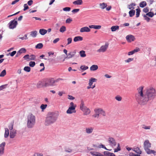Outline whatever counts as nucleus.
<instances>
[{"label":"nucleus","mask_w":156,"mask_h":156,"mask_svg":"<svg viewBox=\"0 0 156 156\" xmlns=\"http://www.w3.org/2000/svg\"><path fill=\"white\" fill-rule=\"evenodd\" d=\"M26 49L24 48H22L20 49L17 52L16 55V57H18L21 54L26 52Z\"/></svg>","instance_id":"4468645a"},{"label":"nucleus","mask_w":156,"mask_h":156,"mask_svg":"<svg viewBox=\"0 0 156 156\" xmlns=\"http://www.w3.org/2000/svg\"><path fill=\"white\" fill-rule=\"evenodd\" d=\"M20 35H19V36H18V37H19L18 38L19 39H27L28 37H27V34H26L24 35V36L23 37H20Z\"/></svg>","instance_id":"8fccbe9b"},{"label":"nucleus","mask_w":156,"mask_h":156,"mask_svg":"<svg viewBox=\"0 0 156 156\" xmlns=\"http://www.w3.org/2000/svg\"><path fill=\"white\" fill-rule=\"evenodd\" d=\"M23 70L27 72H29L30 71V68L29 66H25L24 67Z\"/></svg>","instance_id":"a19ab883"},{"label":"nucleus","mask_w":156,"mask_h":156,"mask_svg":"<svg viewBox=\"0 0 156 156\" xmlns=\"http://www.w3.org/2000/svg\"><path fill=\"white\" fill-rule=\"evenodd\" d=\"M108 45L109 44L108 42L106 43L105 45L102 46L97 51L98 53L105 52L108 47Z\"/></svg>","instance_id":"423d86ee"},{"label":"nucleus","mask_w":156,"mask_h":156,"mask_svg":"<svg viewBox=\"0 0 156 156\" xmlns=\"http://www.w3.org/2000/svg\"><path fill=\"white\" fill-rule=\"evenodd\" d=\"M5 131L4 137L5 138H7L10 135L9 130L8 128H5Z\"/></svg>","instance_id":"f3484780"},{"label":"nucleus","mask_w":156,"mask_h":156,"mask_svg":"<svg viewBox=\"0 0 156 156\" xmlns=\"http://www.w3.org/2000/svg\"><path fill=\"white\" fill-rule=\"evenodd\" d=\"M80 109L83 112V115H89L91 112L90 109L85 106L84 103L83 101H81V104L80 105Z\"/></svg>","instance_id":"39448f33"},{"label":"nucleus","mask_w":156,"mask_h":156,"mask_svg":"<svg viewBox=\"0 0 156 156\" xmlns=\"http://www.w3.org/2000/svg\"><path fill=\"white\" fill-rule=\"evenodd\" d=\"M88 69V67L85 65L81 66L80 67V69L82 71L81 72H83Z\"/></svg>","instance_id":"2f4dec72"},{"label":"nucleus","mask_w":156,"mask_h":156,"mask_svg":"<svg viewBox=\"0 0 156 156\" xmlns=\"http://www.w3.org/2000/svg\"><path fill=\"white\" fill-rule=\"evenodd\" d=\"M6 74V71L5 69L3 70L0 74V77H3Z\"/></svg>","instance_id":"79ce46f5"},{"label":"nucleus","mask_w":156,"mask_h":156,"mask_svg":"<svg viewBox=\"0 0 156 156\" xmlns=\"http://www.w3.org/2000/svg\"><path fill=\"white\" fill-rule=\"evenodd\" d=\"M115 99L118 101H121L122 100V98L119 95H117L115 97Z\"/></svg>","instance_id":"37998d69"},{"label":"nucleus","mask_w":156,"mask_h":156,"mask_svg":"<svg viewBox=\"0 0 156 156\" xmlns=\"http://www.w3.org/2000/svg\"><path fill=\"white\" fill-rule=\"evenodd\" d=\"M43 47V44L42 43H40L37 44L35 46V48L37 49H41Z\"/></svg>","instance_id":"4c0bfd02"},{"label":"nucleus","mask_w":156,"mask_h":156,"mask_svg":"<svg viewBox=\"0 0 156 156\" xmlns=\"http://www.w3.org/2000/svg\"><path fill=\"white\" fill-rule=\"evenodd\" d=\"M13 125L12 123H11L10 125H9L8 126V129L10 131L12 130H13Z\"/></svg>","instance_id":"c03bdc74"},{"label":"nucleus","mask_w":156,"mask_h":156,"mask_svg":"<svg viewBox=\"0 0 156 156\" xmlns=\"http://www.w3.org/2000/svg\"><path fill=\"white\" fill-rule=\"evenodd\" d=\"M37 34V31H33L30 32V36L33 37H35Z\"/></svg>","instance_id":"bb28decb"},{"label":"nucleus","mask_w":156,"mask_h":156,"mask_svg":"<svg viewBox=\"0 0 156 156\" xmlns=\"http://www.w3.org/2000/svg\"><path fill=\"white\" fill-rule=\"evenodd\" d=\"M79 54L81 57L83 58L86 56L85 51L83 50H82L80 51Z\"/></svg>","instance_id":"c85d7f7f"},{"label":"nucleus","mask_w":156,"mask_h":156,"mask_svg":"<svg viewBox=\"0 0 156 156\" xmlns=\"http://www.w3.org/2000/svg\"><path fill=\"white\" fill-rule=\"evenodd\" d=\"M29 9V7L27 4H25L24 5L23 11H25Z\"/></svg>","instance_id":"13d9d810"},{"label":"nucleus","mask_w":156,"mask_h":156,"mask_svg":"<svg viewBox=\"0 0 156 156\" xmlns=\"http://www.w3.org/2000/svg\"><path fill=\"white\" fill-rule=\"evenodd\" d=\"M16 53V51H13L11 53H10L9 54V55L11 56H13Z\"/></svg>","instance_id":"e2e57ef3"},{"label":"nucleus","mask_w":156,"mask_h":156,"mask_svg":"<svg viewBox=\"0 0 156 156\" xmlns=\"http://www.w3.org/2000/svg\"><path fill=\"white\" fill-rule=\"evenodd\" d=\"M30 56L29 60H34L35 58V56L34 55H31Z\"/></svg>","instance_id":"603ef678"},{"label":"nucleus","mask_w":156,"mask_h":156,"mask_svg":"<svg viewBox=\"0 0 156 156\" xmlns=\"http://www.w3.org/2000/svg\"><path fill=\"white\" fill-rule=\"evenodd\" d=\"M76 105H74L73 102H71L70 104L69 107L71 108H76Z\"/></svg>","instance_id":"6e6d98bb"},{"label":"nucleus","mask_w":156,"mask_h":156,"mask_svg":"<svg viewBox=\"0 0 156 156\" xmlns=\"http://www.w3.org/2000/svg\"><path fill=\"white\" fill-rule=\"evenodd\" d=\"M47 106L46 104H42L40 106V108L42 109V111H43L45 109Z\"/></svg>","instance_id":"58836bf2"},{"label":"nucleus","mask_w":156,"mask_h":156,"mask_svg":"<svg viewBox=\"0 0 156 156\" xmlns=\"http://www.w3.org/2000/svg\"><path fill=\"white\" fill-rule=\"evenodd\" d=\"M119 28V27L118 26H112L111 27V30L112 31L114 32L115 31L117 30H118Z\"/></svg>","instance_id":"c756f323"},{"label":"nucleus","mask_w":156,"mask_h":156,"mask_svg":"<svg viewBox=\"0 0 156 156\" xmlns=\"http://www.w3.org/2000/svg\"><path fill=\"white\" fill-rule=\"evenodd\" d=\"M71 8L69 7H66L63 9V10L64 11L66 12H69L71 10Z\"/></svg>","instance_id":"a18cd8bd"},{"label":"nucleus","mask_w":156,"mask_h":156,"mask_svg":"<svg viewBox=\"0 0 156 156\" xmlns=\"http://www.w3.org/2000/svg\"><path fill=\"white\" fill-rule=\"evenodd\" d=\"M94 128L90 127H86L85 129V132L87 134H90L92 133L94 131Z\"/></svg>","instance_id":"9b49d317"},{"label":"nucleus","mask_w":156,"mask_h":156,"mask_svg":"<svg viewBox=\"0 0 156 156\" xmlns=\"http://www.w3.org/2000/svg\"><path fill=\"white\" fill-rule=\"evenodd\" d=\"M129 16L132 17L135 15V11L134 10H131L129 11Z\"/></svg>","instance_id":"7c9ffc66"},{"label":"nucleus","mask_w":156,"mask_h":156,"mask_svg":"<svg viewBox=\"0 0 156 156\" xmlns=\"http://www.w3.org/2000/svg\"><path fill=\"white\" fill-rule=\"evenodd\" d=\"M33 3V1L32 0H30L27 2V4L29 6L31 5Z\"/></svg>","instance_id":"338daca9"},{"label":"nucleus","mask_w":156,"mask_h":156,"mask_svg":"<svg viewBox=\"0 0 156 156\" xmlns=\"http://www.w3.org/2000/svg\"><path fill=\"white\" fill-rule=\"evenodd\" d=\"M66 30V27L64 26H62L60 29L59 31L60 32L63 33Z\"/></svg>","instance_id":"ea45409f"},{"label":"nucleus","mask_w":156,"mask_h":156,"mask_svg":"<svg viewBox=\"0 0 156 156\" xmlns=\"http://www.w3.org/2000/svg\"><path fill=\"white\" fill-rule=\"evenodd\" d=\"M39 32L41 35H44L47 33V31L44 29H40Z\"/></svg>","instance_id":"393cba45"},{"label":"nucleus","mask_w":156,"mask_h":156,"mask_svg":"<svg viewBox=\"0 0 156 156\" xmlns=\"http://www.w3.org/2000/svg\"><path fill=\"white\" fill-rule=\"evenodd\" d=\"M101 108L95 109L94 110L95 114L93 115V117L94 118H99L101 113Z\"/></svg>","instance_id":"9d476101"},{"label":"nucleus","mask_w":156,"mask_h":156,"mask_svg":"<svg viewBox=\"0 0 156 156\" xmlns=\"http://www.w3.org/2000/svg\"><path fill=\"white\" fill-rule=\"evenodd\" d=\"M149 9H148V7H147L144 8L143 9V11L145 13H147L148 12H149Z\"/></svg>","instance_id":"bf43d9fd"},{"label":"nucleus","mask_w":156,"mask_h":156,"mask_svg":"<svg viewBox=\"0 0 156 156\" xmlns=\"http://www.w3.org/2000/svg\"><path fill=\"white\" fill-rule=\"evenodd\" d=\"M30 57V56L28 55H25L23 57V58H24V59L25 60H27V59L29 60V58Z\"/></svg>","instance_id":"052dcab7"},{"label":"nucleus","mask_w":156,"mask_h":156,"mask_svg":"<svg viewBox=\"0 0 156 156\" xmlns=\"http://www.w3.org/2000/svg\"><path fill=\"white\" fill-rule=\"evenodd\" d=\"M90 28H94L95 29H99L101 27L100 25H91L89 26Z\"/></svg>","instance_id":"4be33fe9"},{"label":"nucleus","mask_w":156,"mask_h":156,"mask_svg":"<svg viewBox=\"0 0 156 156\" xmlns=\"http://www.w3.org/2000/svg\"><path fill=\"white\" fill-rule=\"evenodd\" d=\"M16 130L15 129H13L10 132L9 136L10 138L12 139L16 136Z\"/></svg>","instance_id":"ddd939ff"},{"label":"nucleus","mask_w":156,"mask_h":156,"mask_svg":"<svg viewBox=\"0 0 156 156\" xmlns=\"http://www.w3.org/2000/svg\"><path fill=\"white\" fill-rule=\"evenodd\" d=\"M76 50H74L73 51H71L69 53L67 58L68 59L71 58L73 57L76 54Z\"/></svg>","instance_id":"dca6fc26"},{"label":"nucleus","mask_w":156,"mask_h":156,"mask_svg":"<svg viewBox=\"0 0 156 156\" xmlns=\"http://www.w3.org/2000/svg\"><path fill=\"white\" fill-rule=\"evenodd\" d=\"M97 81V79L94 78H91L89 80V85L92 86L93 82H96Z\"/></svg>","instance_id":"6ab92c4d"},{"label":"nucleus","mask_w":156,"mask_h":156,"mask_svg":"<svg viewBox=\"0 0 156 156\" xmlns=\"http://www.w3.org/2000/svg\"><path fill=\"white\" fill-rule=\"evenodd\" d=\"M147 3L145 1H142L139 4V6L142 8L146 6L147 5Z\"/></svg>","instance_id":"cd10ccee"},{"label":"nucleus","mask_w":156,"mask_h":156,"mask_svg":"<svg viewBox=\"0 0 156 156\" xmlns=\"http://www.w3.org/2000/svg\"><path fill=\"white\" fill-rule=\"evenodd\" d=\"M133 151L135 152L137 154H141L142 151L140 150V149L138 147H136V148H134L133 150Z\"/></svg>","instance_id":"473e14b6"},{"label":"nucleus","mask_w":156,"mask_h":156,"mask_svg":"<svg viewBox=\"0 0 156 156\" xmlns=\"http://www.w3.org/2000/svg\"><path fill=\"white\" fill-rule=\"evenodd\" d=\"M90 28L87 27H85L81 28L80 29V31L81 33L84 32H90Z\"/></svg>","instance_id":"2eb2a0df"},{"label":"nucleus","mask_w":156,"mask_h":156,"mask_svg":"<svg viewBox=\"0 0 156 156\" xmlns=\"http://www.w3.org/2000/svg\"><path fill=\"white\" fill-rule=\"evenodd\" d=\"M129 156H140V154H136L133 153L132 152H130L129 154Z\"/></svg>","instance_id":"0e129e2a"},{"label":"nucleus","mask_w":156,"mask_h":156,"mask_svg":"<svg viewBox=\"0 0 156 156\" xmlns=\"http://www.w3.org/2000/svg\"><path fill=\"white\" fill-rule=\"evenodd\" d=\"M98 69V66L96 65H92L90 68V69L92 71H94L97 70Z\"/></svg>","instance_id":"5701e85b"},{"label":"nucleus","mask_w":156,"mask_h":156,"mask_svg":"<svg viewBox=\"0 0 156 156\" xmlns=\"http://www.w3.org/2000/svg\"><path fill=\"white\" fill-rule=\"evenodd\" d=\"M58 114L54 112H49L47 115L45 121V124L50 125L55 123L57 119Z\"/></svg>","instance_id":"f03ea898"},{"label":"nucleus","mask_w":156,"mask_h":156,"mask_svg":"<svg viewBox=\"0 0 156 156\" xmlns=\"http://www.w3.org/2000/svg\"><path fill=\"white\" fill-rule=\"evenodd\" d=\"M136 4L135 3H132L128 6V8L131 10H133L135 8L134 6H135Z\"/></svg>","instance_id":"412c9836"},{"label":"nucleus","mask_w":156,"mask_h":156,"mask_svg":"<svg viewBox=\"0 0 156 156\" xmlns=\"http://www.w3.org/2000/svg\"><path fill=\"white\" fill-rule=\"evenodd\" d=\"M5 144V142H3L0 144V156L4 154Z\"/></svg>","instance_id":"1a4fd4ad"},{"label":"nucleus","mask_w":156,"mask_h":156,"mask_svg":"<svg viewBox=\"0 0 156 156\" xmlns=\"http://www.w3.org/2000/svg\"><path fill=\"white\" fill-rule=\"evenodd\" d=\"M72 21V20L70 18L67 19L66 21V22L67 23H69Z\"/></svg>","instance_id":"680f3d73"},{"label":"nucleus","mask_w":156,"mask_h":156,"mask_svg":"<svg viewBox=\"0 0 156 156\" xmlns=\"http://www.w3.org/2000/svg\"><path fill=\"white\" fill-rule=\"evenodd\" d=\"M120 150V145L119 144H118V146L115 149H114V152H118Z\"/></svg>","instance_id":"49530a36"},{"label":"nucleus","mask_w":156,"mask_h":156,"mask_svg":"<svg viewBox=\"0 0 156 156\" xmlns=\"http://www.w3.org/2000/svg\"><path fill=\"white\" fill-rule=\"evenodd\" d=\"M80 10V9H74L72 10V12L75 14L78 12Z\"/></svg>","instance_id":"864d4df0"},{"label":"nucleus","mask_w":156,"mask_h":156,"mask_svg":"<svg viewBox=\"0 0 156 156\" xmlns=\"http://www.w3.org/2000/svg\"><path fill=\"white\" fill-rule=\"evenodd\" d=\"M104 156H115V154L113 153L108 151H105L104 152Z\"/></svg>","instance_id":"aec40b11"},{"label":"nucleus","mask_w":156,"mask_h":156,"mask_svg":"<svg viewBox=\"0 0 156 156\" xmlns=\"http://www.w3.org/2000/svg\"><path fill=\"white\" fill-rule=\"evenodd\" d=\"M136 17L137 18L140 15V12L141 11L140 9L139 8H138L136 9Z\"/></svg>","instance_id":"c9c22d12"},{"label":"nucleus","mask_w":156,"mask_h":156,"mask_svg":"<svg viewBox=\"0 0 156 156\" xmlns=\"http://www.w3.org/2000/svg\"><path fill=\"white\" fill-rule=\"evenodd\" d=\"M42 155L41 154L35 153L33 156H42Z\"/></svg>","instance_id":"774afa93"},{"label":"nucleus","mask_w":156,"mask_h":156,"mask_svg":"<svg viewBox=\"0 0 156 156\" xmlns=\"http://www.w3.org/2000/svg\"><path fill=\"white\" fill-rule=\"evenodd\" d=\"M36 86L38 88H39L41 87L42 86H43L42 82L41 81L37 83Z\"/></svg>","instance_id":"09e8293b"},{"label":"nucleus","mask_w":156,"mask_h":156,"mask_svg":"<svg viewBox=\"0 0 156 156\" xmlns=\"http://www.w3.org/2000/svg\"><path fill=\"white\" fill-rule=\"evenodd\" d=\"M142 128L146 130L150 129H151V126H147L145 125H143Z\"/></svg>","instance_id":"de8ad7c7"},{"label":"nucleus","mask_w":156,"mask_h":156,"mask_svg":"<svg viewBox=\"0 0 156 156\" xmlns=\"http://www.w3.org/2000/svg\"><path fill=\"white\" fill-rule=\"evenodd\" d=\"M144 87L140 86L137 89L135 98L137 103L141 105H146L156 96V91L152 87L147 88L144 91Z\"/></svg>","instance_id":"f257e3e1"},{"label":"nucleus","mask_w":156,"mask_h":156,"mask_svg":"<svg viewBox=\"0 0 156 156\" xmlns=\"http://www.w3.org/2000/svg\"><path fill=\"white\" fill-rule=\"evenodd\" d=\"M27 126L29 129L34 127L36 123V117L32 114H29L27 117Z\"/></svg>","instance_id":"7ed1b4c3"},{"label":"nucleus","mask_w":156,"mask_h":156,"mask_svg":"<svg viewBox=\"0 0 156 156\" xmlns=\"http://www.w3.org/2000/svg\"><path fill=\"white\" fill-rule=\"evenodd\" d=\"M109 145L112 147H114L116 145V142L115 139L112 137H109L108 140Z\"/></svg>","instance_id":"6e6552de"},{"label":"nucleus","mask_w":156,"mask_h":156,"mask_svg":"<svg viewBox=\"0 0 156 156\" xmlns=\"http://www.w3.org/2000/svg\"><path fill=\"white\" fill-rule=\"evenodd\" d=\"M7 85V84H5L2 85L1 86H0V90H2L3 89L5 88Z\"/></svg>","instance_id":"69168bd1"},{"label":"nucleus","mask_w":156,"mask_h":156,"mask_svg":"<svg viewBox=\"0 0 156 156\" xmlns=\"http://www.w3.org/2000/svg\"><path fill=\"white\" fill-rule=\"evenodd\" d=\"M126 39H135L134 36L131 34H129L126 37Z\"/></svg>","instance_id":"e433bc0d"},{"label":"nucleus","mask_w":156,"mask_h":156,"mask_svg":"<svg viewBox=\"0 0 156 156\" xmlns=\"http://www.w3.org/2000/svg\"><path fill=\"white\" fill-rule=\"evenodd\" d=\"M99 5L100 8L102 9H104L107 6V5L104 2L102 3H100Z\"/></svg>","instance_id":"f704fd0d"},{"label":"nucleus","mask_w":156,"mask_h":156,"mask_svg":"<svg viewBox=\"0 0 156 156\" xmlns=\"http://www.w3.org/2000/svg\"><path fill=\"white\" fill-rule=\"evenodd\" d=\"M101 114L103 116H105L106 115V114L105 111L103 110L101 108Z\"/></svg>","instance_id":"5fc2aeb1"},{"label":"nucleus","mask_w":156,"mask_h":156,"mask_svg":"<svg viewBox=\"0 0 156 156\" xmlns=\"http://www.w3.org/2000/svg\"><path fill=\"white\" fill-rule=\"evenodd\" d=\"M29 65L31 67H34L35 65V63L34 62L31 61L29 62Z\"/></svg>","instance_id":"3c124183"},{"label":"nucleus","mask_w":156,"mask_h":156,"mask_svg":"<svg viewBox=\"0 0 156 156\" xmlns=\"http://www.w3.org/2000/svg\"><path fill=\"white\" fill-rule=\"evenodd\" d=\"M133 58H128V59L125 60V62H126V63H129V62H131L132 61H133Z\"/></svg>","instance_id":"4d7b16f0"},{"label":"nucleus","mask_w":156,"mask_h":156,"mask_svg":"<svg viewBox=\"0 0 156 156\" xmlns=\"http://www.w3.org/2000/svg\"><path fill=\"white\" fill-rule=\"evenodd\" d=\"M82 0H76L73 2V4L75 5H81L83 4Z\"/></svg>","instance_id":"b1692460"},{"label":"nucleus","mask_w":156,"mask_h":156,"mask_svg":"<svg viewBox=\"0 0 156 156\" xmlns=\"http://www.w3.org/2000/svg\"><path fill=\"white\" fill-rule=\"evenodd\" d=\"M90 153L93 156H104L103 154L97 152L91 151Z\"/></svg>","instance_id":"a211bd4d"},{"label":"nucleus","mask_w":156,"mask_h":156,"mask_svg":"<svg viewBox=\"0 0 156 156\" xmlns=\"http://www.w3.org/2000/svg\"><path fill=\"white\" fill-rule=\"evenodd\" d=\"M151 147V144L149 140H145L144 143V147L147 153L148 154H155L156 152L153 150H151L150 148Z\"/></svg>","instance_id":"20e7f679"},{"label":"nucleus","mask_w":156,"mask_h":156,"mask_svg":"<svg viewBox=\"0 0 156 156\" xmlns=\"http://www.w3.org/2000/svg\"><path fill=\"white\" fill-rule=\"evenodd\" d=\"M17 24V21L15 20V19H14L9 23V28L10 29H14L16 27Z\"/></svg>","instance_id":"0eeeda50"},{"label":"nucleus","mask_w":156,"mask_h":156,"mask_svg":"<svg viewBox=\"0 0 156 156\" xmlns=\"http://www.w3.org/2000/svg\"><path fill=\"white\" fill-rule=\"evenodd\" d=\"M47 81L51 86H53L54 83H55V80L53 78L49 79Z\"/></svg>","instance_id":"a878e982"},{"label":"nucleus","mask_w":156,"mask_h":156,"mask_svg":"<svg viewBox=\"0 0 156 156\" xmlns=\"http://www.w3.org/2000/svg\"><path fill=\"white\" fill-rule=\"evenodd\" d=\"M76 112L75 108H71L69 107L66 111V112L67 114H71L73 113H75Z\"/></svg>","instance_id":"f8f14e48"},{"label":"nucleus","mask_w":156,"mask_h":156,"mask_svg":"<svg viewBox=\"0 0 156 156\" xmlns=\"http://www.w3.org/2000/svg\"><path fill=\"white\" fill-rule=\"evenodd\" d=\"M146 15H147L149 17L152 18L154 16V14L153 12H148L146 13Z\"/></svg>","instance_id":"72a5a7b5"}]
</instances>
